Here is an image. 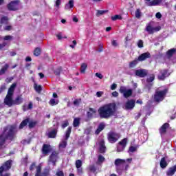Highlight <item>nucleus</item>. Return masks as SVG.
Returning a JSON list of instances; mask_svg holds the SVG:
<instances>
[{"label":"nucleus","mask_w":176,"mask_h":176,"mask_svg":"<svg viewBox=\"0 0 176 176\" xmlns=\"http://www.w3.org/2000/svg\"><path fill=\"white\" fill-rule=\"evenodd\" d=\"M68 6L69 8V9H72V8H74V0H69L68 3L66 4L65 6V8H68Z\"/></svg>","instance_id":"79ce46f5"},{"label":"nucleus","mask_w":176,"mask_h":176,"mask_svg":"<svg viewBox=\"0 0 176 176\" xmlns=\"http://www.w3.org/2000/svg\"><path fill=\"white\" fill-rule=\"evenodd\" d=\"M34 90H36L37 93H41L42 91V85H38V84L34 83Z\"/></svg>","instance_id":"ea45409f"},{"label":"nucleus","mask_w":176,"mask_h":176,"mask_svg":"<svg viewBox=\"0 0 176 176\" xmlns=\"http://www.w3.org/2000/svg\"><path fill=\"white\" fill-rule=\"evenodd\" d=\"M138 64V59H135L129 63V68H134Z\"/></svg>","instance_id":"4c0bfd02"},{"label":"nucleus","mask_w":176,"mask_h":176,"mask_svg":"<svg viewBox=\"0 0 176 176\" xmlns=\"http://www.w3.org/2000/svg\"><path fill=\"white\" fill-rule=\"evenodd\" d=\"M135 75L139 78H145L148 76V71L144 69H137L135 71Z\"/></svg>","instance_id":"f3484780"},{"label":"nucleus","mask_w":176,"mask_h":176,"mask_svg":"<svg viewBox=\"0 0 176 176\" xmlns=\"http://www.w3.org/2000/svg\"><path fill=\"white\" fill-rule=\"evenodd\" d=\"M145 3L147 6H158V5H160L162 2H163V0H153L151 1V0H144Z\"/></svg>","instance_id":"aec40b11"},{"label":"nucleus","mask_w":176,"mask_h":176,"mask_svg":"<svg viewBox=\"0 0 176 176\" xmlns=\"http://www.w3.org/2000/svg\"><path fill=\"white\" fill-rule=\"evenodd\" d=\"M16 86H17V84L13 83L10 87L8 91V94L4 98V101H10V100H12V97H13V94H14V89H16Z\"/></svg>","instance_id":"f8f14e48"},{"label":"nucleus","mask_w":176,"mask_h":176,"mask_svg":"<svg viewBox=\"0 0 176 176\" xmlns=\"http://www.w3.org/2000/svg\"><path fill=\"white\" fill-rule=\"evenodd\" d=\"M118 87V85L116 83H113L111 86V90H115Z\"/></svg>","instance_id":"680f3d73"},{"label":"nucleus","mask_w":176,"mask_h":176,"mask_svg":"<svg viewBox=\"0 0 176 176\" xmlns=\"http://www.w3.org/2000/svg\"><path fill=\"white\" fill-rule=\"evenodd\" d=\"M56 37L58 39V41H61V39L63 38H65V39H67V36L63 37V34L62 33H58V34H56Z\"/></svg>","instance_id":"5fc2aeb1"},{"label":"nucleus","mask_w":176,"mask_h":176,"mask_svg":"<svg viewBox=\"0 0 176 176\" xmlns=\"http://www.w3.org/2000/svg\"><path fill=\"white\" fill-rule=\"evenodd\" d=\"M5 90H6V85L3 84L0 87V94L3 93V91H5Z\"/></svg>","instance_id":"4d7b16f0"},{"label":"nucleus","mask_w":176,"mask_h":176,"mask_svg":"<svg viewBox=\"0 0 176 176\" xmlns=\"http://www.w3.org/2000/svg\"><path fill=\"white\" fill-rule=\"evenodd\" d=\"M96 76H97V78H99V79H102V78H104L101 73H96Z\"/></svg>","instance_id":"e2e57ef3"},{"label":"nucleus","mask_w":176,"mask_h":176,"mask_svg":"<svg viewBox=\"0 0 176 176\" xmlns=\"http://www.w3.org/2000/svg\"><path fill=\"white\" fill-rule=\"evenodd\" d=\"M160 166L161 168H166V167H167V166H168L167 161H166L165 157H164L161 159V161L160 162Z\"/></svg>","instance_id":"c756f323"},{"label":"nucleus","mask_w":176,"mask_h":176,"mask_svg":"<svg viewBox=\"0 0 176 176\" xmlns=\"http://www.w3.org/2000/svg\"><path fill=\"white\" fill-rule=\"evenodd\" d=\"M138 47H140V49H142V47H144V41L142 40L138 41Z\"/></svg>","instance_id":"603ef678"},{"label":"nucleus","mask_w":176,"mask_h":176,"mask_svg":"<svg viewBox=\"0 0 176 176\" xmlns=\"http://www.w3.org/2000/svg\"><path fill=\"white\" fill-rule=\"evenodd\" d=\"M33 107H34V104H32V102H30L28 105V110L32 109Z\"/></svg>","instance_id":"052dcab7"},{"label":"nucleus","mask_w":176,"mask_h":176,"mask_svg":"<svg viewBox=\"0 0 176 176\" xmlns=\"http://www.w3.org/2000/svg\"><path fill=\"white\" fill-rule=\"evenodd\" d=\"M105 13H108V10H97L96 16L100 17V16H102V15L105 14Z\"/></svg>","instance_id":"c9c22d12"},{"label":"nucleus","mask_w":176,"mask_h":176,"mask_svg":"<svg viewBox=\"0 0 176 176\" xmlns=\"http://www.w3.org/2000/svg\"><path fill=\"white\" fill-rule=\"evenodd\" d=\"M168 93V89L166 88L162 91H156L154 94V101L155 102H162L166 98V94Z\"/></svg>","instance_id":"39448f33"},{"label":"nucleus","mask_w":176,"mask_h":176,"mask_svg":"<svg viewBox=\"0 0 176 176\" xmlns=\"http://www.w3.org/2000/svg\"><path fill=\"white\" fill-rule=\"evenodd\" d=\"M16 126L7 125L3 129V132L0 134V150L5 149L6 141H13L16 134Z\"/></svg>","instance_id":"f257e3e1"},{"label":"nucleus","mask_w":176,"mask_h":176,"mask_svg":"<svg viewBox=\"0 0 176 176\" xmlns=\"http://www.w3.org/2000/svg\"><path fill=\"white\" fill-rule=\"evenodd\" d=\"M52 152V146L50 144H43L42 147V153L43 155H47L48 153H50Z\"/></svg>","instance_id":"412c9836"},{"label":"nucleus","mask_w":176,"mask_h":176,"mask_svg":"<svg viewBox=\"0 0 176 176\" xmlns=\"http://www.w3.org/2000/svg\"><path fill=\"white\" fill-rule=\"evenodd\" d=\"M13 27L10 25L4 27V31H12Z\"/></svg>","instance_id":"6e6d98bb"},{"label":"nucleus","mask_w":176,"mask_h":176,"mask_svg":"<svg viewBox=\"0 0 176 176\" xmlns=\"http://www.w3.org/2000/svg\"><path fill=\"white\" fill-rule=\"evenodd\" d=\"M142 16V12H141V10L140 8H138L135 12V17H136V19H141Z\"/></svg>","instance_id":"f704fd0d"},{"label":"nucleus","mask_w":176,"mask_h":176,"mask_svg":"<svg viewBox=\"0 0 176 176\" xmlns=\"http://www.w3.org/2000/svg\"><path fill=\"white\" fill-rule=\"evenodd\" d=\"M176 171V166H173V167H170L166 171V175L167 176H173L174 174H175Z\"/></svg>","instance_id":"cd10ccee"},{"label":"nucleus","mask_w":176,"mask_h":176,"mask_svg":"<svg viewBox=\"0 0 176 176\" xmlns=\"http://www.w3.org/2000/svg\"><path fill=\"white\" fill-rule=\"evenodd\" d=\"M119 138H120V133L115 131H110L107 134V140L110 144H115V142H116Z\"/></svg>","instance_id":"0eeeda50"},{"label":"nucleus","mask_w":176,"mask_h":176,"mask_svg":"<svg viewBox=\"0 0 176 176\" xmlns=\"http://www.w3.org/2000/svg\"><path fill=\"white\" fill-rule=\"evenodd\" d=\"M170 127V124L164 123L159 129L160 134L163 135L167 133V129Z\"/></svg>","instance_id":"5701e85b"},{"label":"nucleus","mask_w":176,"mask_h":176,"mask_svg":"<svg viewBox=\"0 0 176 176\" xmlns=\"http://www.w3.org/2000/svg\"><path fill=\"white\" fill-rule=\"evenodd\" d=\"M111 94H112L113 97H118V96H119V93H118V91H116L112 92Z\"/></svg>","instance_id":"338daca9"},{"label":"nucleus","mask_w":176,"mask_h":176,"mask_svg":"<svg viewBox=\"0 0 176 176\" xmlns=\"http://www.w3.org/2000/svg\"><path fill=\"white\" fill-rule=\"evenodd\" d=\"M146 31L149 34V35H153V34H155V32H159L160 30H162V26H157V27H152V25L148 23L146 26Z\"/></svg>","instance_id":"4468645a"},{"label":"nucleus","mask_w":176,"mask_h":176,"mask_svg":"<svg viewBox=\"0 0 176 176\" xmlns=\"http://www.w3.org/2000/svg\"><path fill=\"white\" fill-rule=\"evenodd\" d=\"M36 168V173L34 176H50V169L45 168L42 172V165L40 164L36 166V163L32 162L30 166V170L34 171Z\"/></svg>","instance_id":"7ed1b4c3"},{"label":"nucleus","mask_w":176,"mask_h":176,"mask_svg":"<svg viewBox=\"0 0 176 176\" xmlns=\"http://www.w3.org/2000/svg\"><path fill=\"white\" fill-rule=\"evenodd\" d=\"M23 95H19L14 100H13V97H12L10 100L4 101V104L10 108V107H13V105H20V104H23Z\"/></svg>","instance_id":"423d86ee"},{"label":"nucleus","mask_w":176,"mask_h":176,"mask_svg":"<svg viewBox=\"0 0 176 176\" xmlns=\"http://www.w3.org/2000/svg\"><path fill=\"white\" fill-rule=\"evenodd\" d=\"M146 58H151V53L144 52L140 55L138 58V61H144Z\"/></svg>","instance_id":"b1692460"},{"label":"nucleus","mask_w":176,"mask_h":176,"mask_svg":"<svg viewBox=\"0 0 176 176\" xmlns=\"http://www.w3.org/2000/svg\"><path fill=\"white\" fill-rule=\"evenodd\" d=\"M176 50L175 48H172L166 52V56H168V58H171L172 56H174V54L175 53Z\"/></svg>","instance_id":"2f4dec72"},{"label":"nucleus","mask_w":176,"mask_h":176,"mask_svg":"<svg viewBox=\"0 0 176 176\" xmlns=\"http://www.w3.org/2000/svg\"><path fill=\"white\" fill-rule=\"evenodd\" d=\"M49 104L52 105V107H54V105L58 104V102H56V100L52 98L50 100Z\"/></svg>","instance_id":"8fccbe9b"},{"label":"nucleus","mask_w":176,"mask_h":176,"mask_svg":"<svg viewBox=\"0 0 176 176\" xmlns=\"http://www.w3.org/2000/svg\"><path fill=\"white\" fill-rule=\"evenodd\" d=\"M8 69H9V64L6 63L4 66H3L0 69V76H2V75H5Z\"/></svg>","instance_id":"c85d7f7f"},{"label":"nucleus","mask_w":176,"mask_h":176,"mask_svg":"<svg viewBox=\"0 0 176 176\" xmlns=\"http://www.w3.org/2000/svg\"><path fill=\"white\" fill-rule=\"evenodd\" d=\"M134 107H135V100L133 99L128 100L125 104V109L126 111L133 109Z\"/></svg>","instance_id":"6ab92c4d"},{"label":"nucleus","mask_w":176,"mask_h":176,"mask_svg":"<svg viewBox=\"0 0 176 176\" xmlns=\"http://www.w3.org/2000/svg\"><path fill=\"white\" fill-rule=\"evenodd\" d=\"M89 170L91 171V173H96V171H97V168H96L95 165H90L89 166Z\"/></svg>","instance_id":"de8ad7c7"},{"label":"nucleus","mask_w":176,"mask_h":176,"mask_svg":"<svg viewBox=\"0 0 176 176\" xmlns=\"http://www.w3.org/2000/svg\"><path fill=\"white\" fill-rule=\"evenodd\" d=\"M57 133H58V128L52 129L48 133V138H56L57 137Z\"/></svg>","instance_id":"4be33fe9"},{"label":"nucleus","mask_w":176,"mask_h":176,"mask_svg":"<svg viewBox=\"0 0 176 176\" xmlns=\"http://www.w3.org/2000/svg\"><path fill=\"white\" fill-rule=\"evenodd\" d=\"M60 5H61V0H56V8H58V6H60Z\"/></svg>","instance_id":"69168bd1"},{"label":"nucleus","mask_w":176,"mask_h":176,"mask_svg":"<svg viewBox=\"0 0 176 176\" xmlns=\"http://www.w3.org/2000/svg\"><path fill=\"white\" fill-rule=\"evenodd\" d=\"M13 39V36L11 35H7L3 37V41H12Z\"/></svg>","instance_id":"864d4df0"},{"label":"nucleus","mask_w":176,"mask_h":176,"mask_svg":"<svg viewBox=\"0 0 176 176\" xmlns=\"http://www.w3.org/2000/svg\"><path fill=\"white\" fill-rule=\"evenodd\" d=\"M114 164L116 166V170L117 173H119V171H123L124 170V167H126V160L118 158L115 160Z\"/></svg>","instance_id":"6e6552de"},{"label":"nucleus","mask_w":176,"mask_h":176,"mask_svg":"<svg viewBox=\"0 0 176 176\" xmlns=\"http://www.w3.org/2000/svg\"><path fill=\"white\" fill-rule=\"evenodd\" d=\"M98 162L99 163H103V162H105V157H104V156L100 155L98 157Z\"/></svg>","instance_id":"09e8293b"},{"label":"nucleus","mask_w":176,"mask_h":176,"mask_svg":"<svg viewBox=\"0 0 176 176\" xmlns=\"http://www.w3.org/2000/svg\"><path fill=\"white\" fill-rule=\"evenodd\" d=\"M5 24L6 25H8L9 24V17L6 16H3L0 19V28H2V25Z\"/></svg>","instance_id":"bb28decb"},{"label":"nucleus","mask_w":176,"mask_h":176,"mask_svg":"<svg viewBox=\"0 0 176 176\" xmlns=\"http://www.w3.org/2000/svg\"><path fill=\"white\" fill-rule=\"evenodd\" d=\"M58 155H60V152L57 151H54L52 152L51 155L49 157V161L51 162L53 166H56V163L57 160H58Z\"/></svg>","instance_id":"2eb2a0df"},{"label":"nucleus","mask_w":176,"mask_h":176,"mask_svg":"<svg viewBox=\"0 0 176 176\" xmlns=\"http://www.w3.org/2000/svg\"><path fill=\"white\" fill-rule=\"evenodd\" d=\"M170 75H171V73L168 72V69H160V74L157 75V79L158 80H166Z\"/></svg>","instance_id":"9b49d317"},{"label":"nucleus","mask_w":176,"mask_h":176,"mask_svg":"<svg viewBox=\"0 0 176 176\" xmlns=\"http://www.w3.org/2000/svg\"><path fill=\"white\" fill-rule=\"evenodd\" d=\"M41 53H42V50L40 47H37L34 49V56H35V57H39V56H41Z\"/></svg>","instance_id":"72a5a7b5"},{"label":"nucleus","mask_w":176,"mask_h":176,"mask_svg":"<svg viewBox=\"0 0 176 176\" xmlns=\"http://www.w3.org/2000/svg\"><path fill=\"white\" fill-rule=\"evenodd\" d=\"M86 69H87V64L82 63L80 67L81 74H85V72H86Z\"/></svg>","instance_id":"58836bf2"},{"label":"nucleus","mask_w":176,"mask_h":176,"mask_svg":"<svg viewBox=\"0 0 176 176\" xmlns=\"http://www.w3.org/2000/svg\"><path fill=\"white\" fill-rule=\"evenodd\" d=\"M129 142V139L125 138L118 142V146H117V152H123L127 146V143Z\"/></svg>","instance_id":"ddd939ff"},{"label":"nucleus","mask_w":176,"mask_h":176,"mask_svg":"<svg viewBox=\"0 0 176 176\" xmlns=\"http://www.w3.org/2000/svg\"><path fill=\"white\" fill-rule=\"evenodd\" d=\"M116 103L112 102L101 106L98 109L100 119H109L116 113Z\"/></svg>","instance_id":"f03ea898"},{"label":"nucleus","mask_w":176,"mask_h":176,"mask_svg":"<svg viewBox=\"0 0 176 176\" xmlns=\"http://www.w3.org/2000/svg\"><path fill=\"white\" fill-rule=\"evenodd\" d=\"M30 123V118H25V120H23L20 125H19V129H21L23 128H24L25 126H27V124H28Z\"/></svg>","instance_id":"7c9ffc66"},{"label":"nucleus","mask_w":176,"mask_h":176,"mask_svg":"<svg viewBox=\"0 0 176 176\" xmlns=\"http://www.w3.org/2000/svg\"><path fill=\"white\" fill-rule=\"evenodd\" d=\"M106 151L107 147L105 146V142L102 140L99 144V152L100 153H105Z\"/></svg>","instance_id":"393cba45"},{"label":"nucleus","mask_w":176,"mask_h":176,"mask_svg":"<svg viewBox=\"0 0 176 176\" xmlns=\"http://www.w3.org/2000/svg\"><path fill=\"white\" fill-rule=\"evenodd\" d=\"M36 124H38V121H30L29 120V124H28L29 129H34V127H35Z\"/></svg>","instance_id":"e433bc0d"},{"label":"nucleus","mask_w":176,"mask_h":176,"mask_svg":"<svg viewBox=\"0 0 176 176\" xmlns=\"http://www.w3.org/2000/svg\"><path fill=\"white\" fill-rule=\"evenodd\" d=\"M155 80V74H151L149 78L146 79L147 83H151V82H153Z\"/></svg>","instance_id":"49530a36"},{"label":"nucleus","mask_w":176,"mask_h":176,"mask_svg":"<svg viewBox=\"0 0 176 176\" xmlns=\"http://www.w3.org/2000/svg\"><path fill=\"white\" fill-rule=\"evenodd\" d=\"M111 45L115 47L118 46V42L116 41V40H113L111 42Z\"/></svg>","instance_id":"774afa93"},{"label":"nucleus","mask_w":176,"mask_h":176,"mask_svg":"<svg viewBox=\"0 0 176 176\" xmlns=\"http://www.w3.org/2000/svg\"><path fill=\"white\" fill-rule=\"evenodd\" d=\"M75 164L77 168V173L78 175H82L83 174V168H82L83 162L80 160H78L76 161Z\"/></svg>","instance_id":"a211bd4d"},{"label":"nucleus","mask_w":176,"mask_h":176,"mask_svg":"<svg viewBox=\"0 0 176 176\" xmlns=\"http://www.w3.org/2000/svg\"><path fill=\"white\" fill-rule=\"evenodd\" d=\"M138 148V146H131L129 148L128 152L130 153L131 152L132 153L134 152H136L137 149Z\"/></svg>","instance_id":"c03bdc74"},{"label":"nucleus","mask_w":176,"mask_h":176,"mask_svg":"<svg viewBox=\"0 0 176 176\" xmlns=\"http://www.w3.org/2000/svg\"><path fill=\"white\" fill-rule=\"evenodd\" d=\"M56 176H64V172L63 170H59L56 173Z\"/></svg>","instance_id":"13d9d810"},{"label":"nucleus","mask_w":176,"mask_h":176,"mask_svg":"<svg viewBox=\"0 0 176 176\" xmlns=\"http://www.w3.org/2000/svg\"><path fill=\"white\" fill-rule=\"evenodd\" d=\"M80 102H82V99L78 98V99H75L74 101L73 102V104L75 107H79V105H80Z\"/></svg>","instance_id":"a19ab883"},{"label":"nucleus","mask_w":176,"mask_h":176,"mask_svg":"<svg viewBox=\"0 0 176 176\" xmlns=\"http://www.w3.org/2000/svg\"><path fill=\"white\" fill-rule=\"evenodd\" d=\"M6 45H8L6 42H3L1 44L0 43V50H2V49L6 46Z\"/></svg>","instance_id":"bf43d9fd"},{"label":"nucleus","mask_w":176,"mask_h":176,"mask_svg":"<svg viewBox=\"0 0 176 176\" xmlns=\"http://www.w3.org/2000/svg\"><path fill=\"white\" fill-rule=\"evenodd\" d=\"M111 20L113 21H116V20H122V16L118 15V14L114 15V16H111Z\"/></svg>","instance_id":"a18cd8bd"},{"label":"nucleus","mask_w":176,"mask_h":176,"mask_svg":"<svg viewBox=\"0 0 176 176\" xmlns=\"http://www.w3.org/2000/svg\"><path fill=\"white\" fill-rule=\"evenodd\" d=\"M80 124V118H74L73 121L74 127H79Z\"/></svg>","instance_id":"473e14b6"},{"label":"nucleus","mask_w":176,"mask_h":176,"mask_svg":"<svg viewBox=\"0 0 176 176\" xmlns=\"http://www.w3.org/2000/svg\"><path fill=\"white\" fill-rule=\"evenodd\" d=\"M120 93H122V94H123L124 98H129V97H131V96H133V89H129L126 90V87H121L120 88Z\"/></svg>","instance_id":"dca6fc26"},{"label":"nucleus","mask_w":176,"mask_h":176,"mask_svg":"<svg viewBox=\"0 0 176 176\" xmlns=\"http://www.w3.org/2000/svg\"><path fill=\"white\" fill-rule=\"evenodd\" d=\"M62 70L63 69L61 67H58L54 71V73L56 76H60Z\"/></svg>","instance_id":"37998d69"},{"label":"nucleus","mask_w":176,"mask_h":176,"mask_svg":"<svg viewBox=\"0 0 176 176\" xmlns=\"http://www.w3.org/2000/svg\"><path fill=\"white\" fill-rule=\"evenodd\" d=\"M20 5V0H13L11 1L7 5V9L10 10V12H16L19 10V6Z\"/></svg>","instance_id":"1a4fd4ad"},{"label":"nucleus","mask_w":176,"mask_h":176,"mask_svg":"<svg viewBox=\"0 0 176 176\" xmlns=\"http://www.w3.org/2000/svg\"><path fill=\"white\" fill-rule=\"evenodd\" d=\"M12 166H13V160H8L3 163L0 166V176H9V173H6L3 175V172L9 171L12 168Z\"/></svg>","instance_id":"20e7f679"},{"label":"nucleus","mask_w":176,"mask_h":176,"mask_svg":"<svg viewBox=\"0 0 176 176\" xmlns=\"http://www.w3.org/2000/svg\"><path fill=\"white\" fill-rule=\"evenodd\" d=\"M72 131V126H69L65 131V140L62 141L61 143L59 144L60 148H67V141H68V138H69Z\"/></svg>","instance_id":"9d476101"},{"label":"nucleus","mask_w":176,"mask_h":176,"mask_svg":"<svg viewBox=\"0 0 176 176\" xmlns=\"http://www.w3.org/2000/svg\"><path fill=\"white\" fill-rule=\"evenodd\" d=\"M69 125V122H68V120H66L63 122L62 123V129H65V127H67V126Z\"/></svg>","instance_id":"3c124183"},{"label":"nucleus","mask_w":176,"mask_h":176,"mask_svg":"<svg viewBox=\"0 0 176 176\" xmlns=\"http://www.w3.org/2000/svg\"><path fill=\"white\" fill-rule=\"evenodd\" d=\"M104 129H105V122H100L95 131V134H96V135H98V134H100V133Z\"/></svg>","instance_id":"a878e982"},{"label":"nucleus","mask_w":176,"mask_h":176,"mask_svg":"<svg viewBox=\"0 0 176 176\" xmlns=\"http://www.w3.org/2000/svg\"><path fill=\"white\" fill-rule=\"evenodd\" d=\"M156 19H162V14L160 12H157L155 14Z\"/></svg>","instance_id":"0e129e2a"}]
</instances>
